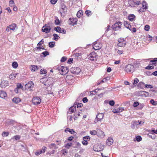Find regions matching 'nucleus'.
Listing matches in <instances>:
<instances>
[{
  "mask_svg": "<svg viewBox=\"0 0 157 157\" xmlns=\"http://www.w3.org/2000/svg\"><path fill=\"white\" fill-rule=\"evenodd\" d=\"M56 69L59 71L61 75H65L68 71L67 67L63 66H58L57 67Z\"/></svg>",
  "mask_w": 157,
  "mask_h": 157,
  "instance_id": "1",
  "label": "nucleus"
},
{
  "mask_svg": "<svg viewBox=\"0 0 157 157\" xmlns=\"http://www.w3.org/2000/svg\"><path fill=\"white\" fill-rule=\"evenodd\" d=\"M122 25V22L118 21L114 24L112 26V28L114 31L118 30L121 28Z\"/></svg>",
  "mask_w": 157,
  "mask_h": 157,
  "instance_id": "2",
  "label": "nucleus"
},
{
  "mask_svg": "<svg viewBox=\"0 0 157 157\" xmlns=\"http://www.w3.org/2000/svg\"><path fill=\"white\" fill-rule=\"evenodd\" d=\"M34 86V84L33 82L32 81H30L25 85V88L26 90L31 91L33 90L32 89L33 88Z\"/></svg>",
  "mask_w": 157,
  "mask_h": 157,
  "instance_id": "3",
  "label": "nucleus"
},
{
  "mask_svg": "<svg viewBox=\"0 0 157 157\" xmlns=\"http://www.w3.org/2000/svg\"><path fill=\"white\" fill-rule=\"evenodd\" d=\"M135 70L134 66L131 64H128L125 67V71L127 72L132 73Z\"/></svg>",
  "mask_w": 157,
  "mask_h": 157,
  "instance_id": "4",
  "label": "nucleus"
},
{
  "mask_svg": "<svg viewBox=\"0 0 157 157\" xmlns=\"http://www.w3.org/2000/svg\"><path fill=\"white\" fill-rule=\"evenodd\" d=\"M98 57L96 53L94 52H93L88 56V58L90 60L92 61L96 60Z\"/></svg>",
  "mask_w": 157,
  "mask_h": 157,
  "instance_id": "5",
  "label": "nucleus"
},
{
  "mask_svg": "<svg viewBox=\"0 0 157 157\" xmlns=\"http://www.w3.org/2000/svg\"><path fill=\"white\" fill-rule=\"evenodd\" d=\"M32 101L33 103L35 105H38L40 104L41 102L40 98L38 97L33 98Z\"/></svg>",
  "mask_w": 157,
  "mask_h": 157,
  "instance_id": "6",
  "label": "nucleus"
},
{
  "mask_svg": "<svg viewBox=\"0 0 157 157\" xmlns=\"http://www.w3.org/2000/svg\"><path fill=\"white\" fill-rule=\"evenodd\" d=\"M104 117V114L102 113H98L96 116V118L94 120L95 123L98 121H101Z\"/></svg>",
  "mask_w": 157,
  "mask_h": 157,
  "instance_id": "7",
  "label": "nucleus"
},
{
  "mask_svg": "<svg viewBox=\"0 0 157 157\" xmlns=\"http://www.w3.org/2000/svg\"><path fill=\"white\" fill-rule=\"evenodd\" d=\"M117 45L119 47H123L126 45V41L123 38H120L118 40Z\"/></svg>",
  "mask_w": 157,
  "mask_h": 157,
  "instance_id": "8",
  "label": "nucleus"
},
{
  "mask_svg": "<svg viewBox=\"0 0 157 157\" xmlns=\"http://www.w3.org/2000/svg\"><path fill=\"white\" fill-rule=\"evenodd\" d=\"M71 72L75 74H78L81 71L79 67H72L71 69Z\"/></svg>",
  "mask_w": 157,
  "mask_h": 157,
  "instance_id": "9",
  "label": "nucleus"
},
{
  "mask_svg": "<svg viewBox=\"0 0 157 157\" xmlns=\"http://www.w3.org/2000/svg\"><path fill=\"white\" fill-rule=\"evenodd\" d=\"M51 30V27L48 25H45L44 26L42 27V31L46 33H48Z\"/></svg>",
  "mask_w": 157,
  "mask_h": 157,
  "instance_id": "10",
  "label": "nucleus"
},
{
  "mask_svg": "<svg viewBox=\"0 0 157 157\" xmlns=\"http://www.w3.org/2000/svg\"><path fill=\"white\" fill-rule=\"evenodd\" d=\"M54 30L58 33L64 34H65L66 33V31L64 29H61L60 27L59 26H57L55 27L54 29Z\"/></svg>",
  "mask_w": 157,
  "mask_h": 157,
  "instance_id": "11",
  "label": "nucleus"
},
{
  "mask_svg": "<svg viewBox=\"0 0 157 157\" xmlns=\"http://www.w3.org/2000/svg\"><path fill=\"white\" fill-rule=\"evenodd\" d=\"M77 23V20L76 19L70 18L68 21V24L71 25H76Z\"/></svg>",
  "mask_w": 157,
  "mask_h": 157,
  "instance_id": "12",
  "label": "nucleus"
},
{
  "mask_svg": "<svg viewBox=\"0 0 157 157\" xmlns=\"http://www.w3.org/2000/svg\"><path fill=\"white\" fill-rule=\"evenodd\" d=\"M52 86L50 85L49 86H48L47 88H46V89H45V90L44 91V94H53V92L51 90L52 89Z\"/></svg>",
  "mask_w": 157,
  "mask_h": 157,
  "instance_id": "13",
  "label": "nucleus"
},
{
  "mask_svg": "<svg viewBox=\"0 0 157 157\" xmlns=\"http://www.w3.org/2000/svg\"><path fill=\"white\" fill-rule=\"evenodd\" d=\"M101 47V44L99 43L96 42L93 45V48L95 50L100 49Z\"/></svg>",
  "mask_w": 157,
  "mask_h": 157,
  "instance_id": "14",
  "label": "nucleus"
},
{
  "mask_svg": "<svg viewBox=\"0 0 157 157\" xmlns=\"http://www.w3.org/2000/svg\"><path fill=\"white\" fill-rule=\"evenodd\" d=\"M9 85L8 82L6 80H3L1 82L0 86L2 88H5Z\"/></svg>",
  "mask_w": 157,
  "mask_h": 157,
  "instance_id": "15",
  "label": "nucleus"
},
{
  "mask_svg": "<svg viewBox=\"0 0 157 157\" xmlns=\"http://www.w3.org/2000/svg\"><path fill=\"white\" fill-rule=\"evenodd\" d=\"M113 138L112 137H109L106 140V144L108 146H110L113 144Z\"/></svg>",
  "mask_w": 157,
  "mask_h": 157,
  "instance_id": "16",
  "label": "nucleus"
},
{
  "mask_svg": "<svg viewBox=\"0 0 157 157\" xmlns=\"http://www.w3.org/2000/svg\"><path fill=\"white\" fill-rule=\"evenodd\" d=\"M140 95L142 97H147L148 96L149 93L148 92L145 91H141L139 93Z\"/></svg>",
  "mask_w": 157,
  "mask_h": 157,
  "instance_id": "17",
  "label": "nucleus"
},
{
  "mask_svg": "<svg viewBox=\"0 0 157 157\" xmlns=\"http://www.w3.org/2000/svg\"><path fill=\"white\" fill-rule=\"evenodd\" d=\"M141 123V121H134L132 123V124L131 125V128H134L135 126L137 125L140 124Z\"/></svg>",
  "mask_w": 157,
  "mask_h": 157,
  "instance_id": "18",
  "label": "nucleus"
},
{
  "mask_svg": "<svg viewBox=\"0 0 157 157\" xmlns=\"http://www.w3.org/2000/svg\"><path fill=\"white\" fill-rule=\"evenodd\" d=\"M97 135L98 136H103V137L105 136L104 132L101 130L100 129H97Z\"/></svg>",
  "mask_w": 157,
  "mask_h": 157,
  "instance_id": "19",
  "label": "nucleus"
},
{
  "mask_svg": "<svg viewBox=\"0 0 157 157\" xmlns=\"http://www.w3.org/2000/svg\"><path fill=\"white\" fill-rule=\"evenodd\" d=\"M10 30L13 31H14L17 30V25L15 23H13L9 25Z\"/></svg>",
  "mask_w": 157,
  "mask_h": 157,
  "instance_id": "20",
  "label": "nucleus"
},
{
  "mask_svg": "<svg viewBox=\"0 0 157 157\" xmlns=\"http://www.w3.org/2000/svg\"><path fill=\"white\" fill-rule=\"evenodd\" d=\"M124 26L127 29H129L131 31V26L129 24V22L127 21H124Z\"/></svg>",
  "mask_w": 157,
  "mask_h": 157,
  "instance_id": "21",
  "label": "nucleus"
},
{
  "mask_svg": "<svg viewBox=\"0 0 157 157\" xmlns=\"http://www.w3.org/2000/svg\"><path fill=\"white\" fill-rule=\"evenodd\" d=\"M145 84L143 82H140L137 85L138 87L140 89H143L145 87Z\"/></svg>",
  "mask_w": 157,
  "mask_h": 157,
  "instance_id": "22",
  "label": "nucleus"
},
{
  "mask_svg": "<svg viewBox=\"0 0 157 157\" xmlns=\"http://www.w3.org/2000/svg\"><path fill=\"white\" fill-rule=\"evenodd\" d=\"M6 93L3 91H0V97L2 98H4L6 96Z\"/></svg>",
  "mask_w": 157,
  "mask_h": 157,
  "instance_id": "23",
  "label": "nucleus"
},
{
  "mask_svg": "<svg viewBox=\"0 0 157 157\" xmlns=\"http://www.w3.org/2000/svg\"><path fill=\"white\" fill-rule=\"evenodd\" d=\"M12 101L13 102L17 104L21 101V100L19 98H14L13 99Z\"/></svg>",
  "mask_w": 157,
  "mask_h": 157,
  "instance_id": "24",
  "label": "nucleus"
},
{
  "mask_svg": "<svg viewBox=\"0 0 157 157\" xmlns=\"http://www.w3.org/2000/svg\"><path fill=\"white\" fill-rule=\"evenodd\" d=\"M129 5L132 7H134L135 6L136 3L134 0H130L129 2Z\"/></svg>",
  "mask_w": 157,
  "mask_h": 157,
  "instance_id": "25",
  "label": "nucleus"
},
{
  "mask_svg": "<svg viewBox=\"0 0 157 157\" xmlns=\"http://www.w3.org/2000/svg\"><path fill=\"white\" fill-rule=\"evenodd\" d=\"M30 69L32 71H35L38 70V67L36 65H33L31 66Z\"/></svg>",
  "mask_w": 157,
  "mask_h": 157,
  "instance_id": "26",
  "label": "nucleus"
},
{
  "mask_svg": "<svg viewBox=\"0 0 157 157\" xmlns=\"http://www.w3.org/2000/svg\"><path fill=\"white\" fill-rule=\"evenodd\" d=\"M135 18V16L133 14L130 15L128 16V20L131 21H133L134 19Z\"/></svg>",
  "mask_w": 157,
  "mask_h": 157,
  "instance_id": "27",
  "label": "nucleus"
},
{
  "mask_svg": "<svg viewBox=\"0 0 157 157\" xmlns=\"http://www.w3.org/2000/svg\"><path fill=\"white\" fill-rule=\"evenodd\" d=\"M135 140L137 141V142H140L142 140V138L140 136H138L134 139V141H135Z\"/></svg>",
  "mask_w": 157,
  "mask_h": 157,
  "instance_id": "28",
  "label": "nucleus"
},
{
  "mask_svg": "<svg viewBox=\"0 0 157 157\" xmlns=\"http://www.w3.org/2000/svg\"><path fill=\"white\" fill-rule=\"evenodd\" d=\"M151 132H152L150 133H149V136L152 139H155V136H153V137H152V136H151V135H150V134H152V133L157 134V129H156V130H152L151 131Z\"/></svg>",
  "mask_w": 157,
  "mask_h": 157,
  "instance_id": "29",
  "label": "nucleus"
},
{
  "mask_svg": "<svg viewBox=\"0 0 157 157\" xmlns=\"http://www.w3.org/2000/svg\"><path fill=\"white\" fill-rule=\"evenodd\" d=\"M49 147L51 149L54 148L55 149H57L58 148L54 144H52L49 145Z\"/></svg>",
  "mask_w": 157,
  "mask_h": 157,
  "instance_id": "30",
  "label": "nucleus"
},
{
  "mask_svg": "<svg viewBox=\"0 0 157 157\" xmlns=\"http://www.w3.org/2000/svg\"><path fill=\"white\" fill-rule=\"evenodd\" d=\"M142 7L144 8L146 10L148 8V6L147 4L145 2H143L142 3Z\"/></svg>",
  "mask_w": 157,
  "mask_h": 157,
  "instance_id": "31",
  "label": "nucleus"
},
{
  "mask_svg": "<svg viewBox=\"0 0 157 157\" xmlns=\"http://www.w3.org/2000/svg\"><path fill=\"white\" fill-rule=\"evenodd\" d=\"M17 75V73H15L14 74H11L9 76V78L10 79H13L16 78V75Z\"/></svg>",
  "mask_w": 157,
  "mask_h": 157,
  "instance_id": "32",
  "label": "nucleus"
},
{
  "mask_svg": "<svg viewBox=\"0 0 157 157\" xmlns=\"http://www.w3.org/2000/svg\"><path fill=\"white\" fill-rule=\"evenodd\" d=\"M61 10H62L63 12H65L67 11V8L64 5H62L61 6Z\"/></svg>",
  "mask_w": 157,
  "mask_h": 157,
  "instance_id": "33",
  "label": "nucleus"
},
{
  "mask_svg": "<svg viewBox=\"0 0 157 157\" xmlns=\"http://www.w3.org/2000/svg\"><path fill=\"white\" fill-rule=\"evenodd\" d=\"M76 110L75 106L72 107L69 109V111L71 113H74Z\"/></svg>",
  "mask_w": 157,
  "mask_h": 157,
  "instance_id": "34",
  "label": "nucleus"
},
{
  "mask_svg": "<svg viewBox=\"0 0 157 157\" xmlns=\"http://www.w3.org/2000/svg\"><path fill=\"white\" fill-rule=\"evenodd\" d=\"M55 44V42L53 41L50 42L49 43V46L50 48H53Z\"/></svg>",
  "mask_w": 157,
  "mask_h": 157,
  "instance_id": "35",
  "label": "nucleus"
},
{
  "mask_svg": "<svg viewBox=\"0 0 157 157\" xmlns=\"http://www.w3.org/2000/svg\"><path fill=\"white\" fill-rule=\"evenodd\" d=\"M12 66L13 68H16L18 66L17 63L16 62H13L12 64Z\"/></svg>",
  "mask_w": 157,
  "mask_h": 157,
  "instance_id": "36",
  "label": "nucleus"
},
{
  "mask_svg": "<svg viewBox=\"0 0 157 157\" xmlns=\"http://www.w3.org/2000/svg\"><path fill=\"white\" fill-rule=\"evenodd\" d=\"M139 80L137 78H135L134 79V82L133 83V84L134 86H136L137 84L139 82Z\"/></svg>",
  "mask_w": 157,
  "mask_h": 157,
  "instance_id": "37",
  "label": "nucleus"
},
{
  "mask_svg": "<svg viewBox=\"0 0 157 157\" xmlns=\"http://www.w3.org/2000/svg\"><path fill=\"white\" fill-rule=\"evenodd\" d=\"M151 104L154 105H155L157 104V102L155 101L154 99H151L150 101Z\"/></svg>",
  "mask_w": 157,
  "mask_h": 157,
  "instance_id": "38",
  "label": "nucleus"
},
{
  "mask_svg": "<svg viewBox=\"0 0 157 157\" xmlns=\"http://www.w3.org/2000/svg\"><path fill=\"white\" fill-rule=\"evenodd\" d=\"M53 36H54V38H53V39L56 40H57L58 39V38H59L58 35L56 34H54Z\"/></svg>",
  "mask_w": 157,
  "mask_h": 157,
  "instance_id": "39",
  "label": "nucleus"
},
{
  "mask_svg": "<svg viewBox=\"0 0 157 157\" xmlns=\"http://www.w3.org/2000/svg\"><path fill=\"white\" fill-rule=\"evenodd\" d=\"M147 74L148 75H155V76H157V71H155V72H152V74L150 73L149 72H147Z\"/></svg>",
  "mask_w": 157,
  "mask_h": 157,
  "instance_id": "40",
  "label": "nucleus"
},
{
  "mask_svg": "<svg viewBox=\"0 0 157 157\" xmlns=\"http://www.w3.org/2000/svg\"><path fill=\"white\" fill-rule=\"evenodd\" d=\"M111 30L110 27L109 25H108L107 28L105 29V33H107Z\"/></svg>",
  "mask_w": 157,
  "mask_h": 157,
  "instance_id": "41",
  "label": "nucleus"
},
{
  "mask_svg": "<svg viewBox=\"0 0 157 157\" xmlns=\"http://www.w3.org/2000/svg\"><path fill=\"white\" fill-rule=\"evenodd\" d=\"M82 11H79L77 13V16L78 17H80L82 15Z\"/></svg>",
  "mask_w": 157,
  "mask_h": 157,
  "instance_id": "42",
  "label": "nucleus"
},
{
  "mask_svg": "<svg viewBox=\"0 0 157 157\" xmlns=\"http://www.w3.org/2000/svg\"><path fill=\"white\" fill-rule=\"evenodd\" d=\"M83 140H86L88 141L90 140V137L89 136H86L83 138Z\"/></svg>",
  "mask_w": 157,
  "mask_h": 157,
  "instance_id": "43",
  "label": "nucleus"
},
{
  "mask_svg": "<svg viewBox=\"0 0 157 157\" xmlns=\"http://www.w3.org/2000/svg\"><path fill=\"white\" fill-rule=\"evenodd\" d=\"M157 61V58H154L153 60H151L150 61L151 64L152 63V64H155L156 63V62Z\"/></svg>",
  "mask_w": 157,
  "mask_h": 157,
  "instance_id": "44",
  "label": "nucleus"
},
{
  "mask_svg": "<svg viewBox=\"0 0 157 157\" xmlns=\"http://www.w3.org/2000/svg\"><path fill=\"white\" fill-rule=\"evenodd\" d=\"M46 73V71L44 69H41L40 71V74H45Z\"/></svg>",
  "mask_w": 157,
  "mask_h": 157,
  "instance_id": "45",
  "label": "nucleus"
},
{
  "mask_svg": "<svg viewBox=\"0 0 157 157\" xmlns=\"http://www.w3.org/2000/svg\"><path fill=\"white\" fill-rule=\"evenodd\" d=\"M90 133L93 135H95L97 133V131H96L95 130H92L90 131Z\"/></svg>",
  "mask_w": 157,
  "mask_h": 157,
  "instance_id": "46",
  "label": "nucleus"
},
{
  "mask_svg": "<svg viewBox=\"0 0 157 157\" xmlns=\"http://www.w3.org/2000/svg\"><path fill=\"white\" fill-rule=\"evenodd\" d=\"M14 2L13 0H10L9 2V5L10 6H14Z\"/></svg>",
  "mask_w": 157,
  "mask_h": 157,
  "instance_id": "47",
  "label": "nucleus"
},
{
  "mask_svg": "<svg viewBox=\"0 0 157 157\" xmlns=\"http://www.w3.org/2000/svg\"><path fill=\"white\" fill-rule=\"evenodd\" d=\"M9 133L8 132H4L2 133V135L3 137L7 136H8Z\"/></svg>",
  "mask_w": 157,
  "mask_h": 157,
  "instance_id": "48",
  "label": "nucleus"
},
{
  "mask_svg": "<svg viewBox=\"0 0 157 157\" xmlns=\"http://www.w3.org/2000/svg\"><path fill=\"white\" fill-rule=\"evenodd\" d=\"M72 144L71 143H68L66 144L65 145V147L67 148H69L71 146Z\"/></svg>",
  "mask_w": 157,
  "mask_h": 157,
  "instance_id": "49",
  "label": "nucleus"
},
{
  "mask_svg": "<svg viewBox=\"0 0 157 157\" xmlns=\"http://www.w3.org/2000/svg\"><path fill=\"white\" fill-rule=\"evenodd\" d=\"M41 54H43L44 56H46L49 55V52L48 51H46L43 52Z\"/></svg>",
  "mask_w": 157,
  "mask_h": 157,
  "instance_id": "50",
  "label": "nucleus"
},
{
  "mask_svg": "<svg viewBox=\"0 0 157 157\" xmlns=\"http://www.w3.org/2000/svg\"><path fill=\"white\" fill-rule=\"evenodd\" d=\"M150 29V26L148 25H146L144 27V30L146 31H148Z\"/></svg>",
  "mask_w": 157,
  "mask_h": 157,
  "instance_id": "51",
  "label": "nucleus"
},
{
  "mask_svg": "<svg viewBox=\"0 0 157 157\" xmlns=\"http://www.w3.org/2000/svg\"><path fill=\"white\" fill-rule=\"evenodd\" d=\"M55 23L56 25H59L60 24V21L59 19H56L55 21Z\"/></svg>",
  "mask_w": 157,
  "mask_h": 157,
  "instance_id": "52",
  "label": "nucleus"
},
{
  "mask_svg": "<svg viewBox=\"0 0 157 157\" xmlns=\"http://www.w3.org/2000/svg\"><path fill=\"white\" fill-rule=\"evenodd\" d=\"M145 87L146 88H152L153 87V86H152L151 85H145Z\"/></svg>",
  "mask_w": 157,
  "mask_h": 157,
  "instance_id": "53",
  "label": "nucleus"
},
{
  "mask_svg": "<svg viewBox=\"0 0 157 157\" xmlns=\"http://www.w3.org/2000/svg\"><path fill=\"white\" fill-rule=\"evenodd\" d=\"M46 149V147H43L42 148V149H41V150H40L41 153H44L45 152Z\"/></svg>",
  "mask_w": 157,
  "mask_h": 157,
  "instance_id": "54",
  "label": "nucleus"
},
{
  "mask_svg": "<svg viewBox=\"0 0 157 157\" xmlns=\"http://www.w3.org/2000/svg\"><path fill=\"white\" fill-rule=\"evenodd\" d=\"M154 67L153 66H148L146 67V69H153Z\"/></svg>",
  "mask_w": 157,
  "mask_h": 157,
  "instance_id": "55",
  "label": "nucleus"
},
{
  "mask_svg": "<svg viewBox=\"0 0 157 157\" xmlns=\"http://www.w3.org/2000/svg\"><path fill=\"white\" fill-rule=\"evenodd\" d=\"M139 105V102L138 101H135L134 102L133 106L136 107H137Z\"/></svg>",
  "mask_w": 157,
  "mask_h": 157,
  "instance_id": "56",
  "label": "nucleus"
},
{
  "mask_svg": "<svg viewBox=\"0 0 157 157\" xmlns=\"http://www.w3.org/2000/svg\"><path fill=\"white\" fill-rule=\"evenodd\" d=\"M146 10L144 8L142 7L140 8L139 11V12H143L145 11Z\"/></svg>",
  "mask_w": 157,
  "mask_h": 157,
  "instance_id": "57",
  "label": "nucleus"
},
{
  "mask_svg": "<svg viewBox=\"0 0 157 157\" xmlns=\"http://www.w3.org/2000/svg\"><path fill=\"white\" fill-rule=\"evenodd\" d=\"M109 104L110 105L113 106L114 105L115 102L113 100L110 101H109Z\"/></svg>",
  "mask_w": 157,
  "mask_h": 157,
  "instance_id": "58",
  "label": "nucleus"
},
{
  "mask_svg": "<svg viewBox=\"0 0 157 157\" xmlns=\"http://www.w3.org/2000/svg\"><path fill=\"white\" fill-rule=\"evenodd\" d=\"M13 138H14L16 140H17L20 139V137L19 136L16 135L14 136Z\"/></svg>",
  "mask_w": 157,
  "mask_h": 157,
  "instance_id": "59",
  "label": "nucleus"
},
{
  "mask_svg": "<svg viewBox=\"0 0 157 157\" xmlns=\"http://www.w3.org/2000/svg\"><path fill=\"white\" fill-rule=\"evenodd\" d=\"M82 144L84 145H86L88 144L87 140H83V141L82 142Z\"/></svg>",
  "mask_w": 157,
  "mask_h": 157,
  "instance_id": "60",
  "label": "nucleus"
},
{
  "mask_svg": "<svg viewBox=\"0 0 157 157\" xmlns=\"http://www.w3.org/2000/svg\"><path fill=\"white\" fill-rule=\"evenodd\" d=\"M44 42V41L43 39H42L37 44V46H40Z\"/></svg>",
  "mask_w": 157,
  "mask_h": 157,
  "instance_id": "61",
  "label": "nucleus"
},
{
  "mask_svg": "<svg viewBox=\"0 0 157 157\" xmlns=\"http://www.w3.org/2000/svg\"><path fill=\"white\" fill-rule=\"evenodd\" d=\"M57 1V0H51L50 1L51 3L52 4H55Z\"/></svg>",
  "mask_w": 157,
  "mask_h": 157,
  "instance_id": "62",
  "label": "nucleus"
},
{
  "mask_svg": "<svg viewBox=\"0 0 157 157\" xmlns=\"http://www.w3.org/2000/svg\"><path fill=\"white\" fill-rule=\"evenodd\" d=\"M17 88H23V86L20 83H18L17 84Z\"/></svg>",
  "mask_w": 157,
  "mask_h": 157,
  "instance_id": "63",
  "label": "nucleus"
},
{
  "mask_svg": "<svg viewBox=\"0 0 157 157\" xmlns=\"http://www.w3.org/2000/svg\"><path fill=\"white\" fill-rule=\"evenodd\" d=\"M66 60V58L65 57H63L61 59L60 61L62 62H63Z\"/></svg>",
  "mask_w": 157,
  "mask_h": 157,
  "instance_id": "64",
  "label": "nucleus"
}]
</instances>
